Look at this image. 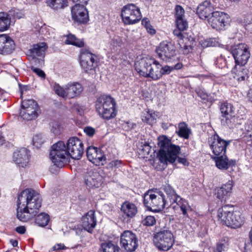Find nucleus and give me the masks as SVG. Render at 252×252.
<instances>
[{
    "mask_svg": "<svg viewBox=\"0 0 252 252\" xmlns=\"http://www.w3.org/2000/svg\"><path fill=\"white\" fill-rule=\"evenodd\" d=\"M138 239L130 231H124L121 236V244L127 252H133L138 247Z\"/></svg>",
    "mask_w": 252,
    "mask_h": 252,
    "instance_id": "dca6fc26",
    "label": "nucleus"
},
{
    "mask_svg": "<svg viewBox=\"0 0 252 252\" xmlns=\"http://www.w3.org/2000/svg\"><path fill=\"white\" fill-rule=\"evenodd\" d=\"M178 29L183 31L186 30L188 27V23L186 20L183 18L176 20Z\"/></svg>",
    "mask_w": 252,
    "mask_h": 252,
    "instance_id": "de8ad7c7",
    "label": "nucleus"
},
{
    "mask_svg": "<svg viewBox=\"0 0 252 252\" xmlns=\"http://www.w3.org/2000/svg\"><path fill=\"white\" fill-rule=\"evenodd\" d=\"M156 222L155 218L152 216H147L142 221V223L144 225L146 226H153Z\"/></svg>",
    "mask_w": 252,
    "mask_h": 252,
    "instance_id": "09e8293b",
    "label": "nucleus"
},
{
    "mask_svg": "<svg viewBox=\"0 0 252 252\" xmlns=\"http://www.w3.org/2000/svg\"><path fill=\"white\" fill-rule=\"evenodd\" d=\"M178 161L179 163H182L184 165H187L189 163L185 158H178Z\"/></svg>",
    "mask_w": 252,
    "mask_h": 252,
    "instance_id": "052dcab7",
    "label": "nucleus"
},
{
    "mask_svg": "<svg viewBox=\"0 0 252 252\" xmlns=\"http://www.w3.org/2000/svg\"><path fill=\"white\" fill-rule=\"evenodd\" d=\"M181 31H183L178 29L174 31L173 33L175 35L178 37L179 39H180V40H183L182 43H183L184 42L187 40L188 39L189 40V41L190 40L191 42L194 41L193 37L190 36L189 38L187 34L185 32L183 33Z\"/></svg>",
    "mask_w": 252,
    "mask_h": 252,
    "instance_id": "79ce46f5",
    "label": "nucleus"
},
{
    "mask_svg": "<svg viewBox=\"0 0 252 252\" xmlns=\"http://www.w3.org/2000/svg\"><path fill=\"white\" fill-rule=\"evenodd\" d=\"M41 206V199L35 190L27 189L19 195L17 200V217L27 222L34 217Z\"/></svg>",
    "mask_w": 252,
    "mask_h": 252,
    "instance_id": "f03ea898",
    "label": "nucleus"
},
{
    "mask_svg": "<svg viewBox=\"0 0 252 252\" xmlns=\"http://www.w3.org/2000/svg\"><path fill=\"white\" fill-rule=\"evenodd\" d=\"M245 132L244 133V140L250 142L249 144H252V123H248L245 126Z\"/></svg>",
    "mask_w": 252,
    "mask_h": 252,
    "instance_id": "4c0bfd02",
    "label": "nucleus"
},
{
    "mask_svg": "<svg viewBox=\"0 0 252 252\" xmlns=\"http://www.w3.org/2000/svg\"><path fill=\"white\" fill-rule=\"evenodd\" d=\"M94 60L85 61V66L84 65L83 62L80 63L81 66L86 73L93 74V72L94 71Z\"/></svg>",
    "mask_w": 252,
    "mask_h": 252,
    "instance_id": "ea45409f",
    "label": "nucleus"
},
{
    "mask_svg": "<svg viewBox=\"0 0 252 252\" xmlns=\"http://www.w3.org/2000/svg\"><path fill=\"white\" fill-rule=\"evenodd\" d=\"M11 23V18L9 14L3 12H0V32L8 30Z\"/></svg>",
    "mask_w": 252,
    "mask_h": 252,
    "instance_id": "cd10ccee",
    "label": "nucleus"
},
{
    "mask_svg": "<svg viewBox=\"0 0 252 252\" xmlns=\"http://www.w3.org/2000/svg\"><path fill=\"white\" fill-rule=\"evenodd\" d=\"M50 220V217L48 214L45 213H41L38 214L35 218V223L41 227L46 226Z\"/></svg>",
    "mask_w": 252,
    "mask_h": 252,
    "instance_id": "2f4dec72",
    "label": "nucleus"
},
{
    "mask_svg": "<svg viewBox=\"0 0 252 252\" xmlns=\"http://www.w3.org/2000/svg\"><path fill=\"white\" fill-rule=\"evenodd\" d=\"M82 183L90 192L94 189V169H88L83 177Z\"/></svg>",
    "mask_w": 252,
    "mask_h": 252,
    "instance_id": "4be33fe9",
    "label": "nucleus"
},
{
    "mask_svg": "<svg viewBox=\"0 0 252 252\" xmlns=\"http://www.w3.org/2000/svg\"><path fill=\"white\" fill-rule=\"evenodd\" d=\"M216 162L217 167L220 169L226 170L229 167L228 159L225 155L218 157H212Z\"/></svg>",
    "mask_w": 252,
    "mask_h": 252,
    "instance_id": "c85d7f7f",
    "label": "nucleus"
},
{
    "mask_svg": "<svg viewBox=\"0 0 252 252\" xmlns=\"http://www.w3.org/2000/svg\"><path fill=\"white\" fill-rule=\"evenodd\" d=\"M231 21L230 16L226 13L215 11L208 19V24L217 31L224 30L225 27L229 25Z\"/></svg>",
    "mask_w": 252,
    "mask_h": 252,
    "instance_id": "9d476101",
    "label": "nucleus"
},
{
    "mask_svg": "<svg viewBox=\"0 0 252 252\" xmlns=\"http://www.w3.org/2000/svg\"><path fill=\"white\" fill-rule=\"evenodd\" d=\"M218 217L222 224L233 228L239 227L244 222L240 212H233L232 208L229 205L224 206L218 210Z\"/></svg>",
    "mask_w": 252,
    "mask_h": 252,
    "instance_id": "423d86ee",
    "label": "nucleus"
},
{
    "mask_svg": "<svg viewBox=\"0 0 252 252\" xmlns=\"http://www.w3.org/2000/svg\"><path fill=\"white\" fill-rule=\"evenodd\" d=\"M135 67L137 72L145 77H150L154 80L161 78L160 64L154 58H143L135 63Z\"/></svg>",
    "mask_w": 252,
    "mask_h": 252,
    "instance_id": "20e7f679",
    "label": "nucleus"
},
{
    "mask_svg": "<svg viewBox=\"0 0 252 252\" xmlns=\"http://www.w3.org/2000/svg\"><path fill=\"white\" fill-rule=\"evenodd\" d=\"M157 117L158 115L155 113H150L149 111H146L143 113L142 120L143 122L152 125L156 122Z\"/></svg>",
    "mask_w": 252,
    "mask_h": 252,
    "instance_id": "e433bc0d",
    "label": "nucleus"
},
{
    "mask_svg": "<svg viewBox=\"0 0 252 252\" xmlns=\"http://www.w3.org/2000/svg\"><path fill=\"white\" fill-rule=\"evenodd\" d=\"M67 146L63 141H59L51 148L50 158L54 165L62 167L68 161L69 157L79 159L83 153V144L78 138L73 137L67 141Z\"/></svg>",
    "mask_w": 252,
    "mask_h": 252,
    "instance_id": "f257e3e1",
    "label": "nucleus"
},
{
    "mask_svg": "<svg viewBox=\"0 0 252 252\" xmlns=\"http://www.w3.org/2000/svg\"><path fill=\"white\" fill-rule=\"evenodd\" d=\"M106 158L104 156L95 157V165H104L105 163Z\"/></svg>",
    "mask_w": 252,
    "mask_h": 252,
    "instance_id": "5fc2aeb1",
    "label": "nucleus"
},
{
    "mask_svg": "<svg viewBox=\"0 0 252 252\" xmlns=\"http://www.w3.org/2000/svg\"><path fill=\"white\" fill-rule=\"evenodd\" d=\"M83 90L82 85L78 82H70L64 87L58 84L54 86V91L59 96L63 98H73L80 95Z\"/></svg>",
    "mask_w": 252,
    "mask_h": 252,
    "instance_id": "6e6552de",
    "label": "nucleus"
},
{
    "mask_svg": "<svg viewBox=\"0 0 252 252\" xmlns=\"http://www.w3.org/2000/svg\"><path fill=\"white\" fill-rule=\"evenodd\" d=\"M95 109L104 119L110 120L116 116V102L109 95L102 94L97 98Z\"/></svg>",
    "mask_w": 252,
    "mask_h": 252,
    "instance_id": "39448f33",
    "label": "nucleus"
},
{
    "mask_svg": "<svg viewBox=\"0 0 252 252\" xmlns=\"http://www.w3.org/2000/svg\"><path fill=\"white\" fill-rule=\"evenodd\" d=\"M86 153L88 160L93 164L94 163V146L92 145L88 147L87 149Z\"/></svg>",
    "mask_w": 252,
    "mask_h": 252,
    "instance_id": "49530a36",
    "label": "nucleus"
},
{
    "mask_svg": "<svg viewBox=\"0 0 252 252\" xmlns=\"http://www.w3.org/2000/svg\"><path fill=\"white\" fill-rule=\"evenodd\" d=\"M189 131L190 130L188 127V125L185 123L182 122L179 124V130L176 132L179 137L188 139Z\"/></svg>",
    "mask_w": 252,
    "mask_h": 252,
    "instance_id": "c9c22d12",
    "label": "nucleus"
},
{
    "mask_svg": "<svg viewBox=\"0 0 252 252\" xmlns=\"http://www.w3.org/2000/svg\"><path fill=\"white\" fill-rule=\"evenodd\" d=\"M228 248L227 242L225 240H221L217 245L215 252H224Z\"/></svg>",
    "mask_w": 252,
    "mask_h": 252,
    "instance_id": "a18cd8bd",
    "label": "nucleus"
},
{
    "mask_svg": "<svg viewBox=\"0 0 252 252\" xmlns=\"http://www.w3.org/2000/svg\"><path fill=\"white\" fill-rule=\"evenodd\" d=\"M198 94L202 99L205 100L207 98L208 95L205 93H201L199 92V93H198Z\"/></svg>",
    "mask_w": 252,
    "mask_h": 252,
    "instance_id": "338daca9",
    "label": "nucleus"
},
{
    "mask_svg": "<svg viewBox=\"0 0 252 252\" xmlns=\"http://www.w3.org/2000/svg\"><path fill=\"white\" fill-rule=\"evenodd\" d=\"M84 131L88 136L90 137H92L94 134V129L91 126L85 127Z\"/></svg>",
    "mask_w": 252,
    "mask_h": 252,
    "instance_id": "6e6d98bb",
    "label": "nucleus"
},
{
    "mask_svg": "<svg viewBox=\"0 0 252 252\" xmlns=\"http://www.w3.org/2000/svg\"><path fill=\"white\" fill-rule=\"evenodd\" d=\"M170 205H172L173 209L179 207L182 212V214L185 218H189V215L188 214V210L189 209V206L188 204V202L180 198V196H177L174 199L172 200L170 202Z\"/></svg>",
    "mask_w": 252,
    "mask_h": 252,
    "instance_id": "b1692460",
    "label": "nucleus"
},
{
    "mask_svg": "<svg viewBox=\"0 0 252 252\" xmlns=\"http://www.w3.org/2000/svg\"><path fill=\"white\" fill-rule=\"evenodd\" d=\"M93 53L88 48H83L80 52V63L83 62L85 66V62L90 60H94Z\"/></svg>",
    "mask_w": 252,
    "mask_h": 252,
    "instance_id": "c756f323",
    "label": "nucleus"
},
{
    "mask_svg": "<svg viewBox=\"0 0 252 252\" xmlns=\"http://www.w3.org/2000/svg\"><path fill=\"white\" fill-rule=\"evenodd\" d=\"M19 87L21 94L22 95L23 92L27 90V86H22L21 84H19Z\"/></svg>",
    "mask_w": 252,
    "mask_h": 252,
    "instance_id": "69168bd1",
    "label": "nucleus"
},
{
    "mask_svg": "<svg viewBox=\"0 0 252 252\" xmlns=\"http://www.w3.org/2000/svg\"><path fill=\"white\" fill-rule=\"evenodd\" d=\"M122 212L129 218H132L135 216L137 213V209L136 206L128 202H125L123 204L121 207Z\"/></svg>",
    "mask_w": 252,
    "mask_h": 252,
    "instance_id": "bb28decb",
    "label": "nucleus"
},
{
    "mask_svg": "<svg viewBox=\"0 0 252 252\" xmlns=\"http://www.w3.org/2000/svg\"><path fill=\"white\" fill-rule=\"evenodd\" d=\"M223 118L221 119V124L224 126H226L230 128L233 127L234 125L236 118L235 117V115L232 116H226L223 117Z\"/></svg>",
    "mask_w": 252,
    "mask_h": 252,
    "instance_id": "a19ab883",
    "label": "nucleus"
},
{
    "mask_svg": "<svg viewBox=\"0 0 252 252\" xmlns=\"http://www.w3.org/2000/svg\"><path fill=\"white\" fill-rule=\"evenodd\" d=\"M214 7L210 1L206 0L199 5L196 10V13L202 19L209 18L210 14L214 12Z\"/></svg>",
    "mask_w": 252,
    "mask_h": 252,
    "instance_id": "412c9836",
    "label": "nucleus"
},
{
    "mask_svg": "<svg viewBox=\"0 0 252 252\" xmlns=\"http://www.w3.org/2000/svg\"><path fill=\"white\" fill-rule=\"evenodd\" d=\"M164 190L169 198L170 202H171L172 200L178 196L175 190L169 185L165 186Z\"/></svg>",
    "mask_w": 252,
    "mask_h": 252,
    "instance_id": "c03bdc74",
    "label": "nucleus"
},
{
    "mask_svg": "<svg viewBox=\"0 0 252 252\" xmlns=\"http://www.w3.org/2000/svg\"><path fill=\"white\" fill-rule=\"evenodd\" d=\"M233 108V106L231 103L227 102L222 103L220 106V110L222 117L234 115Z\"/></svg>",
    "mask_w": 252,
    "mask_h": 252,
    "instance_id": "72a5a7b5",
    "label": "nucleus"
},
{
    "mask_svg": "<svg viewBox=\"0 0 252 252\" xmlns=\"http://www.w3.org/2000/svg\"><path fill=\"white\" fill-rule=\"evenodd\" d=\"M158 145L160 150L158 152L157 158L160 162L164 165H166L168 162H174L180 152V147L172 144L165 136L158 138Z\"/></svg>",
    "mask_w": 252,
    "mask_h": 252,
    "instance_id": "7ed1b4c3",
    "label": "nucleus"
},
{
    "mask_svg": "<svg viewBox=\"0 0 252 252\" xmlns=\"http://www.w3.org/2000/svg\"><path fill=\"white\" fill-rule=\"evenodd\" d=\"M100 251L102 252H122L120 247L111 242L102 244Z\"/></svg>",
    "mask_w": 252,
    "mask_h": 252,
    "instance_id": "7c9ffc66",
    "label": "nucleus"
},
{
    "mask_svg": "<svg viewBox=\"0 0 252 252\" xmlns=\"http://www.w3.org/2000/svg\"><path fill=\"white\" fill-rule=\"evenodd\" d=\"M232 53L237 64L245 65L250 57V52L247 45L241 43L234 46Z\"/></svg>",
    "mask_w": 252,
    "mask_h": 252,
    "instance_id": "2eb2a0df",
    "label": "nucleus"
},
{
    "mask_svg": "<svg viewBox=\"0 0 252 252\" xmlns=\"http://www.w3.org/2000/svg\"><path fill=\"white\" fill-rule=\"evenodd\" d=\"M71 15L73 20L80 24H85L89 21L88 12L84 4L78 3L72 6Z\"/></svg>",
    "mask_w": 252,
    "mask_h": 252,
    "instance_id": "a211bd4d",
    "label": "nucleus"
},
{
    "mask_svg": "<svg viewBox=\"0 0 252 252\" xmlns=\"http://www.w3.org/2000/svg\"><path fill=\"white\" fill-rule=\"evenodd\" d=\"M230 141H225L217 134L209 137L208 143L215 156L216 157L225 155L226 148L230 143Z\"/></svg>",
    "mask_w": 252,
    "mask_h": 252,
    "instance_id": "4468645a",
    "label": "nucleus"
},
{
    "mask_svg": "<svg viewBox=\"0 0 252 252\" xmlns=\"http://www.w3.org/2000/svg\"><path fill=\"white\" fill-rule=\"evenodd\" d=\"M154 242L158 250L168 251L174 244L173 235L169 230H161L155 234Z\"/></svg>",
    "mask_w": 252,
    "mask_h": 252,
    "instance_id": "1a4fd4ad",
    "label": "nucleus"
},
{
    "mask_svg": "<svg viewBox=\"0 0 252 252\" xmlns=\"http://www.w3.org/2000/svg\"><path fill=\"white\" fill-rule=\"evenodd\" d=\"M82 225L83 228L92 233L94 227V211L91 210L82 218Z\"/></svg>",
    "mask_w": 252,
    "mask_h": 252,
    "instance_id": "5701e85b",
    "label": "nucleus"
},
{
    "mask_svg": "<svg viewBox=\"0 0 252 252\" xmlns=\"http://www.w3.org/2000/svg\"><path fill=\"white\" fill-rule=\"evenodd\" d=\"M183 66V64L181 63H178L173 66L165 65L162 66L160 64V73H161V77L162 75L169 74L174 69H180Z\"/></svg>",
    "mask_w": 252,
    "mask_h": 252,
    "instance_id": "f704fd0d",
    "label": "nucleus"
},
{
    "mask_svg": "<svg viewBox=\"0 0 252 252\" xmlns=\"http://www.w3.org/2000/svg\"><path fill=\"white\" fill-rule=\"evenodd\" d=\"M38 106L35 100H26L22 102V110L20 115L23 119L32 120L38 116Z\"/></svg>",
    "mask_w": 252,
    "mask_h": 252,
    "instance_id": "ddd939ff",
    "label": "nucleus"
},
{
    "mask_svg": "<svg viewBox=\"0 0 252 252\" xmlns=\"http://www.w3.org/2000/svg\"><path fill=\"white\" fill-rule=\"evenodd\" d=\"M247 70L245 69H242V73L243 74H241V71L238 72V80L239 81H244L245 80L247 76Z\"/></svg>",
    "mask_w": 252,
    "mask_h": 252,
    "instance_id": "864d4df0",
    "label": "nucleus"
},
{
    "mask_svg": "<svg viewBox=\"0 0 252 252\" xmlns=\"http://www.w3.org/2000/svg\"><path fill=\"white\" fill-rule=\"evenodd\" d=\"M15 49L14 41L5 34L0 35V54H9Z\"/></svg>",
    "mask_w": 252,
    "mask_h": 252,
    "instance_id": "aec40b11",
    "label": "nucleus"
},
{
    "mask_svg": "<svg viewBox=\"0 0 252 252\" xmlns=\"http://www.w3.org/2000/svg\"><path fill=\"white\" fill-rule=\"evenodd\" d=\"M146 30H147L148 32L150 33L153 34L156 33V31L153 28L152 26L151 25V24H149L148 26L145 27Z\"/></svg>",
    "mask_w": 252,
    "mask_h": 252,
    "instance_id": "bf43d9fd",
    "label": "nucleus"
},
{
    "mask_svg": "<svg viewBox=\"0 0 252 252\" xmlns=\"http://www.w3.org/2000/svg\"><path fill=\"white\" fill-rule=\"evenodd\" d=\"M143 202L148 209L154 212L161 211L168 204L162 192L152 190H149L144 194Z\"/></svg>",
    "mask_w": 252,
    "mask_h": 252,
    "instance_id": "0eeeda50",
    "label": "nucleus"
},
{
    "mask_svg": "<svg viewBox=\"0 0 252 252\" xmlns=\"http://www.w3.org/2000/svg\"><path fill=\"white\" fill-rule=\"evenodd\" d=\"M15 231L19 234H23L25 233L26 228L24 226H19L15 228Z\"/></svg>",
    "mask_w": 252,
    "mask_h": 252,
    "instance_id": "13d9d810",
    "label": "nucleus"
},
{
    "mask_svg": "<svg viewBox=\"0 0 252 252\" xmlns=\"http://www.w3.org/2000/svg\"><path fill=\"white\" fill-rule=\"evenodd\" d=\"M31 69L39 77H40L41 78L45 79L46 75L43 70H41L39 68L35 67L34 66H32Z\"/></svg>",
    "mask_w": 252,
    "mask_h": 252,
    "instance_id": "603ef678",
    "label": "nucleus"
},
{
    "mask_svg": "<svg viewBox=\"0 0 252 252\" xmlns=\"http://www.w3.org/2000/svg\"><path fill=\"white\" fill-rule=\"evenodd\" d=\"M33 145L37 148H39L43 143V140L40 135H36L33 137Z\"/></svg>",
    "mask_w": 252,
    "mask_h": 252,
    "instance_id": "8fccbe9b",
    "label": "nucleus"
},
{
    "mask_svg": "<svg viewBox=\"0 0 252 252\" xmlns=\"http://www.w3.org/2000/svg\"><path fill=\"white\" fill-rule=\"evenodd\" d=\"M51 131L55 135H59L61 133V125L59 122L53 121L50 124Z\"/></svg>",
    "mask_w": 252,
    "mask_h": 252,
    "instance_id": "37998d69",
    "label": "nucleus"
},
{
    "mask_svg": "<svg viewBox=\"0 0 252 252\" xmlns=\"http://www.w3.org/2000/svg\"><path fill=\"white\" fill-rule=\"evenodd\" d=\"M74 2H79L81 4H87L89 0H72Z\"/></svg>",
    "mask_w": 252,
    "mask_h": 252,
    "instance_id": "680f3d73",
    "label": "nucleus"
},
{
    "mask_svg": "<svg viewBox=\"0 0 252 252\" xmlns=\"http://www.w3.org/2000/svg\"><path fill=\"white\" fill-rule=\"evenodd\" d=\"M121 16L124 22L126 24H133L141 19L139 9L133 4H128L123 8Z\"/></svg>",
    "mask_w": 252,
    "mask_h": 252,
    "instance_id": "9b49d317",
    "label": "nucleus"
},
{
    "mask_svg": "<svg viewBox=\"0 0 252 252\" xmlns=\"http://www.w3.org/2000/svg\"><path fill=\"white\" fill-rule=\"evenodd\" d=\"M232 189V185L230 183L222 185L220 188L216 189V197L221 201L225 200L230 195Z\"/></svg>",
    "mask_w": 252,
    "mask_h": 252,
    "instance_id": "393cba45",
    "label": "nucleus"
},
{
    "mask_svg": "<svg viewBox=\"0 0 252 252\" xmlns=\"http://www.w3.org/2000/svg\"><path fill=\"white\" fill-rule=\"evenodd\" d=\"M47 6L54 11L63 9L68 6V0H46Z\"/></svg>",
    "mask_w": 252,
    "mask_h": 252,
    "instance_id": "a878e982",
    "label": "nucleus"
},
{
    "mask_svg": "<svg viewBox=\"0 0 252 252\" xmlns=\"http://www.w3.org/2000/svg\"><path fill=\"white\" fill-rule=\"evenodd\" d=\"M142 24L145 27L146 26H148L149 24H150V23H149V21L148 19L145 18L142 20Z\"/></svg>",
    "mask_w": 252,
    "mask_h": 252,
    "instance_id": "0e129e2a",
    "label": "nucleus"
},
{
    "mask_svg": "<svg viewBox=\"0 0 252 252\" xmlns=\"http://www.w3.org/2000/svg\"><path fill=\"white\" fill-rule=\"evenodd\" d=\"M175 10L176 20L184 18V10L181 6L177 5Z\"/></svg>",
    "mask_w": 252,
    "mask_h": 252,
    "instance_id": "3c124183",
    "label": "nucleus"
},
{
    "mask_svg": "<svg viewBox=\"0 0 252 252\" xmlns=\"http://www.w3.org/2000/svg\"><path fill=\"white\" fill-rule=\"evenodd\" d=\"M30 151L26 148H22L14 152L13 160L19 167H26L29 162Z\"/></svg>",
    "mask_w": 252,
    "mask_h": 252,
    "instance_id": "6ab92c4d",
    "label": "nucleus"
},
{
    "mask_svg": "<svg viewBox=\"0 0 252 252\" xmlns=\"http://www.w3.org/2000/svg\"><path fill=\"white\" fill-rule=\"evenodd\" d=\"M47 46L45 42H41L34 44L30 50V55L34 60L35 65L42 66L44 64L43 58L45 56V51Z\"/></svg>",
    "mask_w": 252,
    "mask_h": 252,
    "instance_id": "f3484780",
    "label": "nucleus"
},
{
    "mask_svg": "<svg viewBox=\"0 0 252 252\" xmlns=\"http://www.w3.org/2000/svg\"><path fill=\"white\" fill-rule=\"evenodd\" d=\"M51 249L52 251L57 250H66V247L64 246L63 244L59 243L54 246Z\"/></svg>",
    "mask_w": 252,
    "mask_h": 252,
    "instance_id": "4d7b16f0",
    "label": "nucleus"
},
{
    "mask_svg": "<svg viewBox=\"0 0 252 252\" xmlns=\"http://www.w3.org/2000/svg\"><path fill=\"white\" fill-rule=\"evenodd\" d=\"M247 95L249 101L252 102V89L249 91Z\"/></svg>",
    "mask_w": 252,
    "mask_h": 252,
    "instance_id": "774afa93",
    "label": "nucleus"
},
{
    "mask_svg": "<svg viewBox=\"0 0 252 252\" xmlns=\"http://www.w3.org/2000/svg\"><path fill=\"white\" fill-rule=\"evenodd\" d=\"M65 43L78 47H82L84 45V42L82 40L77 38L72 34H69L67 35Z\"/></svg>",
    "mask_w": 252,
    "mask_h": 252,
    "instance_id": "473e14b6",
    "label": "nucleus"
},
{
    "mask_svg": "<svg viewBox=\"0 0 252 252\" xmlns=\"http://www.w3.org/2000/svg\"><path fill=\"white\" fill-rule=\"evenodd\" d=\"M151 147L149 143L145 142L141 144L139 148V154L142 158H147L151 152Z\"/></svg>",
    "mask_w": 252,
    "mask_h": 252,
    "instance_id": "58836bf2",
    "label": "nucleus"
},
{
    "mask_svg": "<svg viewBox=\"0 0 252 252\" xmlns=\"http://www.w3.org/2000/svg\"><path fill=\"white\" fill-rule=\"evenodd\" d=\"M185 45H184V53L185 54H188L189 52V49L191 48L190 46H188L186 45L187 43L185 42Z\"/></svg>",
    "mask_w": 252,
    "mask_h": 252,
    "instance_id": "e2e57ef3",
    "label": "nucleus"
},
{
    "mask_svg": "<svg viewBox=\"0 0 252 252\" xmlns=\"http://www.w3.org/2000/svg\"><path fill=\"white\" fill-rule=\"evenodd\" d=\"M156 53L158 57L165 62H171L177 55L175 46L171 42L163 41L157 47Z\"/></svg>",
    "mask_w": 252,
    "mask_h": 252,
    "instance_id": "f8f14e48",
    "label": "nucleus"
}]
</instances>
